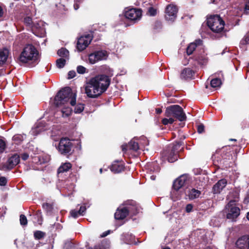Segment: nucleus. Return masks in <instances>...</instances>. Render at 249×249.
<instances>
[{
  "label": "nucleus",
  "mask_w": 249,
  "mask_h": 249,
  "mask_svg": "<svg viewBox=\"0 0 249 249\" xmlns=\"http://www.w3.org/2000/svg\"><path fill=\"white\" fill-rule=\"evenodd\" d=\"M110 81V78L106 74L96 75L89 80L85 87V93L89 98H98L107 90Z\"/></svg>",
  "instance_id": "obj_1"
},
{
  "label": "nucleus",
  "mask_w": 249,
  "mask_h": 249,
  "mask_svg": "<svg viewBox=\"0 0 249 249\" xmlns=\"http://www.w3.org/2000/svg\"><path fill=\"white\" fill-rule=\"evenodd\" d=\"M18 59L19 63L33 67L39 62V53L34 45L27 44L24 47Z\"/></svg>",
  "instance_id": "obj_2"
},
{
  "label": "nucleus",
  "mask_w": 249,
  "mask_h": 249,
  "mask_svg": "<svg viewBox=\"0 0 249 249\" xmlns=\"http://www.w3.org/2000/svg\"><path fill=\"white\" fill-rule=\"evenodd\" d=\"M76 94L72 93L70 87H65L60 89L54 97V104L56 106L64 104L70 101L72 106L76 105Z\"/></svg>",
  "instance_id": "obj_3"
},
{
  "label": "nucleus",
  "mask_w": 249,
  "mask_h": 249,
  "mask_svg": "<svg viewBox=\"0 0 249 249\" xmlns=\"http://www.w3.org/2000/svg\"><path fill=\"white\" fill-rule=\"evenodd\" d=\"M232 151L233 148L230 145L223 146L221 149L217 150L216 153L220 156L215 157L214 162H217L220 165L225 166V167L229 166V161L232 158Z\"/></svg>",
  "instance_id": "obj_4"
},
{
  "label": "nucleus",
  "mask_w": 249,
  "mask_h": 249,
  "mask_svg": "<svg viewBox=\"0 0 249 249\" xmlns=\"http://www.w3.org/2000/svg\"><path fill=\"white\" fill-rule=\"evenodd\" d=\"M165 115L167 117H173L181 122L185 121L187 118L182 108L177 105L168 107L166 108Z\"/></svg>",
  "instance_id": "obj_5"
},
{
  "label": "nucleus",
  "mask_w": 249,
  "mask_h": 249,
  "mask_svg": "<svg viewBox=\"0 0 249 249\" xmlns=\"http://www.w3.org/2000/svg\"><path fill=\"white\" fill-rule=\"evenodd\" d=\"M207 23L210 29L214 33H220L224 29L225 22L221 17H207Z\"/></svg>",
  "instance_id": "obj_6"
},
{
  "label": "nucleus",
  "mask_w": 249,
  "mask_h": 249,
  "mask_svg": "<svg viewBox=\"0 0 249 249\" xmlns=\"http://www.w3.org/2000/svg\"><path fill=\"white\" fill-rule=\"evenodd\" d=\"M57 149L61 154L70 155L74 151V146L68 138H62L59 141Z\"/></svg>",
  "instance_id": "obj_7"
},
{
  "label": "nucleus",
  "mask_w": 249,
  "mask_h": 249,
  "mask_svg": "<svg viewBox=\"0 0 249 249\" xmlns=\"http://www.w3.org/2000/svg\"><path fill=\"white\" fill-rule=\"evenodd\" d=\"M189 183V179L187 176L183 175L175 179L173 183L172 189L178 191L179 189L185 187Z\"/></svg>",
  "instance_id": "obj_8"
},
{
  "label": "nucleus",
  "mask_w": 249,
  "mask_h": 249,
  "mask_svg": "<svg viewBox=\"0 0 249 249\" xmlns=\"http://www.w3.org/2000/svg\"><path fill=\"white\" fill-rule=\"evenodd\" d=\"M122 205L127 210L128 214L135 215L138 213V205L134 200H127L124 201Z\"/></svg>",
  "instance_id": "obj_9"
},
{
  "label": "nucleus",
  "mask_w": 249,
  "mask_h": 249,
  "mask_svg": "<svg viewBox=\"0 0 249 249\" xmlns=\"http://www.w3.org/2000/svg\"><path fill=\"white\" fill-rule=\"evenodd\" d=\"M185 198L193 200L198 198L201 194V192L192 186L186 187L184 189Z\"/></svg>",
  "instance_id": "obj_10"
},
{
  "label": "nucleus",
  "mask_w": 249,
  "mask_h": 249,
  "mask_svg": "<svg viewBox=\"0 0 249 249\" xmlns=\"http://www.w3.org/2000/svg\"><path fill=\"white\" fill-rule=\"evenodd\" d=\"M92 38L90 35H87L84 36H81L77 40L76 48L79 52L84 50L90 44Z\"/></svg>",
  "instance_id": "obj_11"
},
{
  "label": "nucleus",
  "mask_w": 249,
  "mask_h": 249,
  "mask_svg": "<svg viewBox=\"0 0 249 249\" xmlns=\"http://www.w3.org/2000/svg\"><path fill=\"white\" fill-rule=\"evenodd\" d=\"M235 200H231L228 204L229 207V213L227 214L226 217L227 219L235 220L239 215L240 213V209L236 206L231 207L232 203H234Z\"/></svg>",
  "instance_id": "obj_12"
},
{
  "label": "nucleus",
  "mask_w": 249,
  "mask_h": 249,
  "mask_svg": "<svg viewBox=\"0 0 249 249\" xmlns=\"http://www.w3.org/2000/svg\"><path fill=\"white\" fill-rule=\"evenodd\" d=\"M107 52L103 51H95L89 55V62L91 64H93L101 60L106 56Z\"/></svg>",
  "instance_id": "obj_13"
},
{
  "label": "nucleus",
  "mask_w": 249,
  "mask_h": 249,
  "mask_svg": "<svg viewBox=\"0 0 249 249\" xmlns=\"http://www.w3.org/2000/svg\"><path fill=\"white\" fill-rule=\"evenodd\" d=\"M237 248H244L249 249V234L245 235L239 237L235 242Z\"/></svg>",
  "instance_id": "obj_14"
},
{
  "label": "nucleus",
  "mask_w": 249,
  "mask_h": 249,
  "mask_svg": "<svg viewBox=\"0 0 249 249\" xmlns=\"http://www.w3.org/2000/svg\"><path fill=\"white\" fill-rule=\"evenodd\" d=\"M227 184V181L225 178L219 180L213 187L212 193L214 194H219Z\"/></svg>",
  "instance_id": "obj_15"
},
{
  "label": "nucleus",
  "mask_w": 249,
  "mask_h": 249,
  "mask_svg": "<svg viewBox=\"0 0 249 249\" xmlns=\"http://www.w3.org/2000/svg\"><path fill=\"white\" fill-rule=\"evenodd\" d=\"M124 163L122 161L115 160L110 167V170L114 174L120 173L124 170Z\"/></svg>",
  "instance_id": "obj_16"
},
{
  "label": "nucleus",
  "mask_w": 249,
  "mask_h": 249,
  "mask_svg": "<svg viewBox=\"0 0 249 249\" xmlns=\"http://www.w3.org/2000/svg\"><path fill=\"white\" fill-rule=\"evenodd\" d=\"M142 10L141 9L130 6L124 9L123 16H142Z\"/></svg>",
  "instance_id": "obj_17"
},
{
  "label": "nucleus",
  "mask_w": 249,
  "mask_h": 249,
  "mask_svg": "<svg viewBox=\"0 0 249 249\" xmlns=\"http://www.w3.org/2000/svg\"><path fill=\"white\" fill-rule=\"evenodd\" d=\"M20 161V157L16 154L9 158L6 162V167L8 170L14 168Z\"/></svg>",
  "instance_id": "obj_18"
},
{
  "label": "nucleus",
  "mask_w": 249,
  "mask_h": 249,
  "mask_svg": "<svg viewBox=\"0 0 249 249\" xmlns=\"http://www.w3.org/2000/svg\"><path fill=\"white\" fill-rule=\"evenodd\" d=\"M121 147L124 153H126L128 150L137 151L139 149L138 143L133 140H131L127 144L122 145Z\"/></svg>",
  "instance_id": "obj_19"
},
{
  "label": "nucleus",
  "mask_w": 249,
  "mask_h": 249,
  "mask_svg": "<svg viewBox=\"0 0 249 249\" xmlns=\"http://www.w3.org/2000/svg\"><path fill=\"white\" fill-rule=\"evenodd\" d=\"M178 151L172 147L170 150L166 151L165 156L169 162H174L178 160Z\"/></svg>",
  "instance_id": "obj_20"
},
{
  "label": "nucleus",
  "mask_w": 249,
  "mask_h": 249,
  "mask_svg": "<svg viewBox=\"0 0 249 249\" xmlns=\"http://www.w3.org/2000/svg\"><path fill=\"white\" fill-rule=\"evenodd\" d=\"M128 215L127 210L124 207L121 208L120 207L117 208L114 213V218L116 220H123Z\"/></svg>",
  "instance_id": "obj_21"
},
{
  "label": "nucleus",
  "mask_w": 249,
  "mask_h": 249,
  "mask_svg": "<svg viewBox=\"0 0 249 249\" xmlns=\"http://www.w3.org/2000/svg\"><path fill=\"white\" fill-rule=\"evenodd\" d=\"M195 73V71L191 68H185L181 71L180 77L181 79H191L193 78Z\"/></svg>",
  "instance_id": "obj_22"
},
{
  "label": "nucleus",
  "mask_w": 249,
  "mask_h": 249,
  "mask_svg": "<svg viewBox=\"0 0 249 249\" xmlns=\"http://www.w3.org/2000/svg\"><path fill=\"white\" fill-rule=\"evenodd\" d=\"M194 59L195 61L197 62V64L200 66L206 65L208 61L207 54L204 53L196 54L194 56Z\"/></svg>",
  "instance_id": "obj_23"
},
{
  "label": "nucleus",
  "mask_w": 249,
  "mask_h": 249,
  "mask_svg": "<svg viewBox=\"0 0 249 249\" xmlns=\"http://www.w3.org/2000/svg\"><path fill=\"white\" fill-rule=\"evenodd\" d=\"M202 44V40L200 39H196L195 42L191 43L186 49V53L188 55L193 53L197 46Z\"/></svg>",
  "instance_id": "obj_24"
},
{
  "label": "nucleus",
  "mask_w": 249,
  "mask_h": 249,
  "mask_svg": "<svg viewBox=\"0 0 249 249\" xmlns=\"http://www.w3.org/2000/svg\"><path fill=\"white\" fill-rule=\"evenodd\" d=\"M9 51L6 48L0 49V67H2L7 61Z\"/></svg>",
  "instance_id": "obj_25"
},
{
  "label": "nucleus",
  "mask_w": 249,
  "mask_h": 249,
  "mask_svg": "<svg viewBox=\"0 0 249 249\" xmlns=\"http://www.w3.org/2000/svg\"><path fill=\"white\" fill-rule=\"evenodd\" d=\"M123 17L122 18L123 21L124 22L125 27L130 26L139 21L142 17H134V18H131L132 17Z\"/></svg>",
  "instance_id": "obj_26"
},
{
  "label": "nucleus",
  "mask_w": 249,
  "mask_h": 249,
  "mask_svg": "<svg viewBox=\"0 0 249 249\" xmlns=\"http://www.w3.org/2000/svg\"><path fill=\"white\" fill-rule=\"evenodd\" d=\"M177 7L174 5H168L166 8L165 13L167 16H176L178 13Z\"/></svg>",
  "instance_id": "obj_27"
},
{
  "label": "nucleus",
  "mask_w": 249,
  "mask_h": 249,
  "mask_svg": "<svg viewBox=\"0 0 249 249\" xmlns=\"http://www.w3.org/2000/svg\"><path fill=\"white\" fill-rule=\"evenodd\" d=\"M63 117H69L72 113V109L69 107L64 106L60 110Z\"/></svg>",
  "instance_id": "obj_28"
},
{
  "label": "nucleus",
  "mask_w": 249,
  "mask_h": 249,
  "mask_svg": "<svg viewBox=\"0 0 249 249\" xmlns=\"http://www.w3.org/2000/svg\"><path fill=\"white\" fill-rule=\"evenodd\" d=\"M72 167L70 162H66L62 164L58 169V174L62 173L68 171Z\"/></svg>",
  "instance_id": "obj_29"
},
{
  "label": "nucleus",
  "mask_w": 249,
  "mask_h": 249,
  "mask_svg": "<svg viewBox=\"0 0 249 249\" xmlns=\"http://www.w3.org/2000/svg\"><path fill=\"white\" fill-rule=\"evenodd\" d=\"M57 54L62 57L67 58L69 56V52L67 49L65 48H61L57 51Z\"/></svg>",
  "instance_id": "obj_30"
},
{
  "label": "nucleus",
  "mask_w": 249,
  "mask_h": 249,
  "mask_svg": "<svg viewBox=\"0 0 249 249\" xmlns=\"http://www.w3.org/2000/svg\"><path fill=\"white\" fill-rule=\"evenodd\" d=\"M43 208L48 213L51 214L53 210V204L49 203H44L42 204Z\"/></svg>",
  "instance_id": "obj_31"
},
{
  "label": "nucleus",
  "mask_w": 249,
  "mask_h": 249,
  "mask_svg": "<svg viewBox=\"0 0 249 249\" xmlns=\"http://www.w3.org/2000/svg\"><path fill=\"white\" fill-rule=\"evenodd\" d=\"M45 235V232L40 231H36L34 233V237L36 240H40L43 238Z\"/></svg>",
  "instance_id": "obj_32"
},
{
  "label": "nucleus",
  "mask_w": 249,
  "mask_h": 249,
  "mask_svg": "<svg viewBox=\"0 0 249 249\" xmlns=\"http://www.w3.org/2000/svg\"><path fill=\"white\" fill-rule=\"evenodd\" d=\"M222 82L219 78H214L211 81L210 84L213 88H217L220 86Z\"/></svg>",
  "instance_id": "obj_33"
},
{
  "label": "nucleus",
  "mask_w": 249,
  "mask_h": 249,
  "mask_svg": "<svg viewBox=\"0 0 249 249\" xmlns=\"http://www.w3.org/2000/svg\"><path fill=\"white\" fill-rule=\"evenodd\" d=\"M66 60L63 58H60L56 60V65L59 69L63 68L66 65Z\"/></svg>",
  "instance_id": "obj_34"
},
{
  "label": "nucleus",
  "mask_w": 249,
  "mask_h": 249,
  "mask_svg": "<svg viewBox=\"0 0 249 249\" xmlns=\"http://www.w3.org/2000/svg\"><path fill=\"white\" fill-rule=\"evenodd\" d=\"M34 20L31 17H25L24 18V23L27 26L33 28V25Z\"/></svg>",
  "instance_id": "obj_35"
},
{
  "label": "nucleus",
  "mask_w": 249,
  "mask_h": 249,
  "mask_svg": "<svg viewBox=\"0 0 249 249\" xmlns=\"http://www.w3.org/2000/svg\"><path fill=\"white\" fill-rule=\"evenodd\" d=\"M84 106L83 104H77L74 109V112L76 114L81 113L84 110Z\"/></svg>",
  "instance_id": "obj_36"
},
{
  "label": "nucleus",
  "mask_w": 249,
  "mask_h": 249,
  "mask_svg": "<svg viewBox=\"0 0 249 249\" xmlns=\"http://www.w3.org/2000/svg\"><path fill=\"white\" fill-rule=\"evenodd\" d=\"M248 44H249V32L247 33L240 42V44L243 45H245Z\"/></svg>",
  "instance_id": "obj_37"
},
{
  "label": "nucleus",
  "mask_w": 249,
  "mask_h": 249,
  "mask_svg": "<svg viewBox=\"0 0 249 249\" xmlns=\"http://www.w3.org/2000/svg\"><path fill=\"white\" fill-rule=\"evenodd\" d=\"M6 148V142L1 139H0V154L3 153Z\"/></svg>",
  "instance_id": "obj_38"
},
{
  "label": "nucleus",
  "mask_w": 249,
  "mask_h": 249,
  "mask_svg": "<svg viewBox=\"0 0 249 249\" xmlns=\"http://www.w3.org/2000/svg\"><path fill=\"white\" fill-rule=\"evenodd\" d=\"M19 221L21 225L26 226L27 225L28 221L26 216L24 214H20Z\"/></svg>",
  "instance_id": "obj_39"
},
{
  "label": "nucleus",
  "mask_w": 249,
  "mask_h": 249,
  "mask_svg": "<svg viewBox=\"0 0 249 249\" xmlns=\"http://www.w3.org/2000/svg\"><path fill=\"white\" fill-rule=\"evenodd\" d=\"M43 25V22L41 20H37L35 21L33 23V28L40 29Z\"/></svg>",
  "instance_id": "obj_40"
},
{
  "label": "nucleus",
  "mask_w": 249,
  "mask_h": 249,
  "mask_svg": "<svg viewBox=\"0 0 249 249\" xmlns=\"http://www.w3.org/2000/svg\"><path fill=\"white\" fill-rule=\"evenodd\" d=\"M169 119L164 118L162 120V123L164 125H167L168 124H172L174 122V119L171 117H169Z\"/></svg>",
  "instance_id": "obj_41"
},
{
  "label": "nucleus",
  "mask_w": 249,
  "mask_h": 249,
  "mask_svg": "<svg viewBox=\"0 0 249 249\" xmlns=\"http://www.w3.org/2000/svg\"><path fill=\"white\" fill-rule=\"evenodd\" d=\"M70 214H71V215L72 217H73L74 218H76L79 216L81 215V214H80V213L79 212V211H77V210H71V212H70Z\"/></svg>",
  "instance_id": "obj_42"
},
{
  "label": "nucleus",
  "mask_w": 249,
  "mask_h": 249,
  "mask_svg": "<svg viewBox=\"0 0 249 249\" xmlns=\"http://www.w3.org/2000/svg\"><path fill=\"white\" fill-rule=\"evenodd\" d=\"M76 70L77 72L79 74H84L86 72V68L81 65L78 66Z\"/></svg>",
  "instance_id": "obj_43"
},
{
  "label": "nucleus",
  "mask_w": 249,
  "mask_h": 249,
  "mask_svg": "<svg viewBox=\"0 0 249 249\" xmlns=\"http://www.w3.org/2000/svg\"><path fill=\"white\" fill-rule=\"evenodd\" d=\"M183 142L181 141L176 142V144H174V145L172 146L173 148H174L176 150L179 151V148L180 147L183 145Z\"/></svg>",
  "instance_id": "obj_44"
},
{
  "label": "nucleus",
  "mask_w": 249,
  "mask_h": 249,
  "mask_svg": "<svg viewBox=\"0 0 249 249\" xmlns=\"http://www.w3.org/2000/svg\"><path fill=\"white\" fill-rule=\"evenodd\" d=\"M13 140L15 141H17L18 142H20L23 140V136L19 134L15 135L13 136Z\"/></svg>",
  "instance_id": "obj_45"
},
{
  "label": "nucleus",
  "mask_w": 249,
  "mask_h": 249,
  "mask_svg": "<svg viewBox=\"0 0 249 249\" xmlns=\"http://www.w3.org/2000/svg\"><path fill=\"white\" fill-rule=\"evenodd\" d=\"M7 183V179L5 177L0 176V186H5Z\"/></svg>",
  "instance_id": "obj_46"
},
{
  "label": "nucleus",
  "mask_w": 249,
  "mask_h": 249,
  "mask_svg": "<svg viewBox=\"0 0 249 249\" xmlns=\"http://www.w3.org/2000/svg\"><path fill=\"white\" fill-rule=\"evenodd\" d=\"M162 27V24L161 22L157 21L155 22V24L154 25L153 29L155 30H157L158 29H160Z\"/></svg>",
  "instance_id": "obj_47"
},
{
  "label": "nucleus",
  "mask_w": 249,
  "mask_h": 249,
  "mask_svg": "<svg viewBox=\"0 0 249 249\" xmlns=\"http://www.w3.org/2000/svg\"><path fill=\"white\" fill-rule=\"evenodd\" d=\"M83 0H74V3L73 5V7L75 10H77L79 7V5L81 3H82Z\"/></svg>",
  "instance_id": "obj_48"
},
{
  "label": "nucleus",
  "mask_w": 249,
  "mask_h": 249,
  "mask_svg": "<svg viewBox=\"0 0 249 249\" xmlns=\"http://www.w3.org/2000/svg\"><path fill=\"white\" fill-rule=\"evenodd\" d=\"M205 127L203 124H200L197 125V131L198 133H202L204 132Z\"/></svg>",
  "instance_id": "obj_49"
},
{
  "label": "nucleus",
  "mask_w": 249,
  "mask_h": 249,
  "mask_svg": "<svg viewBox=\"0 0 249 249\" xmlns=\"http://www.w3.org/2000/svg\"><path fill=\"white\" fill-rule=\"evenodd\" d=\"M150 16H155L157 14V10L153 7H149L148 10Z\"/></svg>",
  "instance_id": "obj_50"
},
{
  "label": "nucleus",
  "mask_w": 249,
  "mask_h": 249,
  "mask_svg": "<svg viewBox=\"0 0 249 249\" xmlns=\"http://www.w3.org/2000/svg\"><path fill=\"white\" fill-rule=\"evenodd\" d=\"M244 14H249V0H247L246 1L244 9Z\"/></svg>",
  "instance_id": "obj_51"
},
{
  "label": "nucleus",
  "mask_w": 249,
  "mask_h": 249,
  "mask_svg": "<svg viewBox=\"0 0 249 249\" xmlns=\"http://www.w3.org/2000/svg\"><path fill=\"white\" fill-rule=\"evenodd\" d=\"M76 75V72L74 71H70L68 74V79H71L74 78Z\"/></svg>",
  "instance_id": "obj_52"
},
{
  "label": "nucleus",
  "mask_w": 249,
  "mask_h": 249,
  "mask_svg": "<svg viewBox=\"0 0 249 249\" xmlns=\"http://www.w3.org/2000/svg\"><path fill=\"white\" fill-rule=\"evenodd\" d=\"M193 205L192 204H188L186 206L185 211L186 213H190L193 211Z\"/></svg>",
  "instance_id": "obj_53"
},
{
  "label": "nucleus",
  "mask_w": 249,
  "mask_h": 249,
  "mask_svg": "<svg viewBox=\"0 0 249 249\" xmlns=\"http://www.w3.org/2000/svg\"><path fill=\"white\" fill-rule=\"evenodd\" d=\"M19 157L22 160L25 161L29 158V156L27 153H21Z\"/></svg>",
  "instance_id": "obj_54"
},
{
  "label": "nucleus",
  "mask_w": 249,
  "mask_h": 249,
  "mask_svg": "<svg viewBox=\"0 0 249 249\" xmlns=\"http://www.w3.org/2000/svg\"><path fill=\"white\" fill-rule=\"evenodd\" d=\"M80 212L81 215H84L86 211V207L85 206H81L80 207L79 210H78Z\"/></svg>",
  "instance_id": "obj_55"
},
{
  "label": "nucleus",
  "mask_w": 249,
  "mask_h": 249,
  "mask_svg": "<svg viewBox=\"0 0 249 249\" xmlns=\"http://www.w3.org/2000/svg\"><path fill=\"white\" fill-rule=\"evenodd\" d=\"M165 17L166 20L167 21H168V22H169L170 23L173 22L175 20L176 18V17Z\"/></svg>",
  "instance_id": "obj_56"
},
{
  "label": "nucleus",
  "mask_w": 249,
  "mask_h": 249,
  "mask_svg": "<svg viewBox=\"0 0 249 249\" xmlns=\"http://www.w3.org/2000/svg\"><path fill=\"white\" fill-rule=\"evenodd\" d=\"M110 233V231H106L102 233L101 237H104L107 236Z\"/></svg>",
  "instance_id": "obj_57"
},
{
  "label": "nucleus",
  "mask_w": 249,
  "mask_h": 249,
  "mask_svg": "<svg viewBox=\"0 0 249 249\" xmlns=\"http://www.w3.org/2000/svg\"><path fill=\"white\" fill-rule=\"evenodd\" d=\"M156 112L157 114H160L162 112V109L160 108H157L156 109Z\"/></svg>",
  "instance_id": "obj_58"
},
{
  "label": "nucleus",
  "mask_w": 249,
  "mask_h": 249,
  "mask_svg": "<svg viewBox=\"0 0 249 249\" xmlns=\"http://www.w3.org/2000/svg\"><path fill=\"white\" fill-rule=\"evenodd\" d=\"M4 14L3 10L1 6H0V16H2Z\"/></svg>",
  "instance_id": "obj_59"
},
{
  "label": "nucleus",
  "mask_w": 249,
  "mask_h": 249,
  "mask_svg": "<svg viewBox=\"0 0 249 249\" xmlns=\"http://www.w3.org/2000/svg\"><path fill=\"white\" fill-rule=\"evenodd\" d=\"M247 218L249 221V212L247 213Z\"/></svg>",
  "instance_id": "obj_60"
},
{
  "label": "nucleus",
  "mask_w": 249,
  "mask_h": 249,
  "mask_svg": "<svg viewBox=\"0 0 249 249\" xmlns=\"http://www.w3.org/2000/svg\"><path fill=\"white\" fill-rule=\"evenodd\" d=\"M230 141H234V142H236L237 141V140L236 139H230Z\"/></svg>",
  "instance_id": "obj_61"
},
{
  "label": "nucleus",
  "mask_w": 249,
  "mask_h": 249,
  "mask_svg": "<svg viewBox=\"0 0 249 249\" xmlns=\"http://www.w3.org/2000/svg\"><path fill=\"white\" fill-rule=\"evenodd\" d=\"M162 249H171L168 247H165L163 248Z\"/></svg>",
  "instance_id": "obj_62"
},
{
  "label": "nucleus",
  "mask_w": 249,
  "mask_h": 249,
  "mask_svg": "<svg viewBox=\"0 0 249 249\" xmlns=\"http://www.w3.org/2000/svg\"><path fill=\"white\" fill-rule=\"evenodd\" d=\"M213 3L216 4V2H215V0H212Z\"/></svg>",
  "instance_id": "obj_63"
},
{
  "label": "nucleus",
  "mask_w": 249,
  "mask_h": 249,
  "mask_svg": "<svg viewBox=\"0 0 249 249\" xmlns=\"http://www.w3.org/2000/svg\"><path fill=\"white\" fill-rule=\"evenodd\" d=\"M238 248L237 249H247L244 248Z\"/></svg>",
  "instance_id": "obj_64"
}]
</instances>
